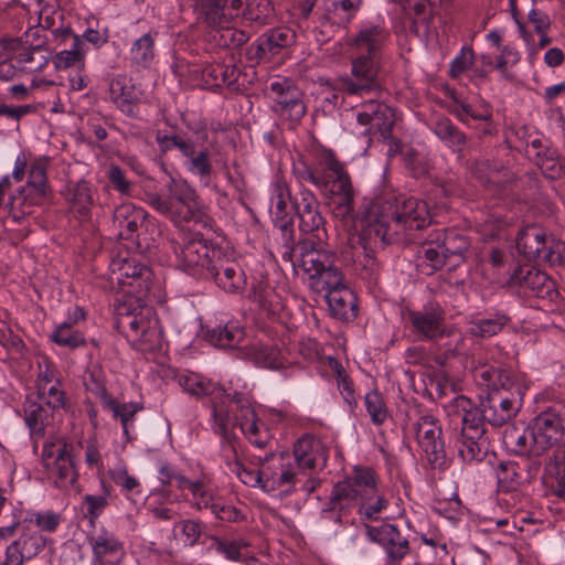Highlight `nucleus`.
I'll use <instances>...</instances> for the list:
<instances>
[{
	"mask_svg": "<svg viewBox=\"0 0 565 565\" xmlns=\"http://www.w3.org/2000/svg\"><path fill=\"white\" fill-rule=\"evenodd\" d=\"M388 507L390 500L380 489L375 471L367 467H354L351 475L332 487L329 500L321 510V519L339 525H353L352 515L355 513L363 522H376ZM363 525L367 540L384 550L385 565H399L409 555V541L395 524Z\"/></svg>",
	"mask_w": 565,
	"mask_h": 565,
	"instance_id": "f257e3e1",
	"label": "nucleus"
},
{
	"mask_svg": "<svg viewBox=\"0 0 565 565\" xmlns=\"http://www.w3.org/2000/svg\"><path fill=\"white\" fill-rule=\"evenodd\" d=\"M109 280L124 294L115 310V326L140 351L161 344L162 330L153 307L146 302L152 284L151 269L135 258L117 257L109 265Z\"/></svg>",
	"mask_w": 565,
	"mask_h": 565,
	"instance_id": "f03ea898",
	"label": "nucleus"
},
{
	"mask_svg": "<svg viewBox=\"0 0 565 565\" xmlns=\"http://www.w3.org/2000/svg\"><path fill=\"white\" fill-rule=\"evenodd\" d=\"M431 224L428 204L406 194L388 196L379 214L370 213L363 222V237L381 243H417L422 232Z\"/></svg>",
	"mask_w": 565,
	"mask_h": 565,
	"instance_id": "7ed1b4c3",
	"label": "nucleus"
},
{
	"mask_svg": "<svg viewBox=\"0 0 565 565\" xmlns=\"http://www.w3.org/2000/svg\"><path fill=\"white\" fill-rule=\"evenodd\" d=\"M388 38L380 25L362 28L351 41V72L340 79V89L349 96L382 90L381 51Z\"/></svg>",
	"mask_w": 565,
	"mask_h": 565,
	"instance_id": "20e7f679",
	"label": "nucleus"
},
{
	"mask_svg": "<svg viewBox=\"0 0 565 565\" xmlns=\"http://www.w3.org/2000/svg\"><path fill=\"white\" fill-rule=\"evenodd\" d=\"M473 377L490 391L478 408L482 424L499 427L515 417L522 407V387L511 372L479 363L473 369Z\"/></svg>",
	"mask_w": 565,
	"mask_h": 565,
	"instance_id": "39448f33",
	"label": "nucleus"
},
{
	"mask_svg": "<svg viewBox=\"0 0 565 565\" xmlns=\"http://www.w3.org/2000/svg\"><path fill=\"white\" fill-rule=\"evenodd\" d=\"M449 416L461 423V430L456 438L458 455L465 462H480L488 452L486 428L481 423L478 407L463 395L456 396L446 407Z\"/></svg>",
	"mask_w": 565,
	"mask_h": 565,
	"instance_id": "423d86ee",
	"label": "nucleus"
},
{
	"mask_svg": "<svg viewBox=\"0 0 565 565\" xmlns=\"http://www.w3.org/2000/svg\"><path fill=\"white\" fill-rule=\"evenodd\" d=\"M41 462L47 482L54 488L68 491L78 482L76 449L72 443L64 439L45 443Z\"/></svg>",
	"mask_w": 565,
	"mask_h": 565,
	"instance_id": "0eeeda50",
	"label": "nucleus"
},
{
	"mask_svg": "<svg viewBox=\"0 0 565 565\" xmlns=\"http://www.w3.org/2000/svg\"><path fill=\"white\" fill-rule=\"evenodd\" d=\"M299 249L300 267L308 275V284L313 291L326 295L345 285L333 253L309 243L300 245Z\"/></svg>",
	"mask_w": 565,
	"mask_h": 565,
	"instance_id": "6e6552de",
	"label": "nucleus"
},
{
	"mask_svg": "<svg viewBox=\"0 0 565 565\" xmlns=\"http://www.w3.org/2000/svg\"><path fill=\"white\" fill-rule=\"evenodd\" d=\"M150 206L173 223L188 222L195 215L199 195L185 180L170 179L166 184V193H149Z\"/></svg>",
	"mask_w": 565,
	"mask_h": 565,
	"instance_id": "1a4fd4ad",
	"label": "nucleus"
},
{
	"mask_svg": "<svg viewBox=\"0 0 565 565\" xmlns=\"http://www.w3.org/2000/svg\"><path fill=\"white\" fill-rule=\"evenodd\" d=\"M234 425L235 424L230 417L226 405L222 403L214 404L213 431L222 439L223 456L230 471L244 484L262 489L263 479L260 476V465H258V468L246 467L237 459L235 435L233 431Z\"/></svg>",
	"mask_w": 565,
	"mask_h": 565,
	"instance_id": "9d476101",
	"label": "nucleus"
},
{
	"mask_svg": "<svg viewBox=\"0 0 565 565\" xmlns=\"http://www.w3.org/2000/svg\"><path fill=\"white\" fill-rule=\"evenodd\" d=\"M215 250L221 248L209 245L201 234L184 237L175 248L177 267L196 279H205L214 264Z\"/></svg>",
	"mask_w": 565,
	"mask_h": 565,
	"instance_id": "9b49d317",
	"label": "nucleus"
},
{
	"mask_svg": "<svg viewBox=\"0 0 565 565\" xmlns=\"http://www.w3.org/2000/svg\"><path fill=\"white\" fill-rule=\"evenodd\" d=\"M267 90L274 103L271 109L280 117L298 124L306 115L305 94L292 79L277 76Z\"/></svg>",
	"mask_w": 565,
	"mask_h": 565,
	"instance_id": "f8f14e48",
	"label": "nucleus"
},
{
	"mask_svg": "<svg viewBox=\"0 0 565 565\" xmlns=\"http://www.w3.org/2000/svg\"><path fill=\"white\" fill-rule=\"evenodd\" d=\"M406 326L420 341H437L446 335V312L435 300L426 302L419 309H408L405 313Z\"/></svg>",
	"mask_w": 565,
	"mask_h": 565,
	"instance_id": "ddd939ff",
	"label": "nucleus"
},
{
	"mask_svg": "<svg viewBox=\"0 0 565 565\" xmlns=\"http://www.w3.org/2000/svg\"><path fill=\"white\" fill-rule=\"evenodd\" d=\"M257 462L260 465L262 490L266 492L281 488H285V492H290L299 481L290 454L270 451L265 457L258 456Z\"/></svg>",
	"mask_w": 565,
	"mask_h": 565,
	"instance_id": "4468645a",
	"label": "nucleus"
},
{
	"mask_svg": "<svg viewBox=\"0 0 565 565\" xmlns=\"http://www.w3.org/2000/svg\"><path fill=\"white\" fill-rule=\"evenodd\" d=\"M418 447L428 462L438 468L446 466V450L440 422L430 413H420L413 424Z\"/></svg>",
	"mask_w": 565,
	"mask_h": 565,
	"instance_id": "2eb2a0df",
	"label": "nucleus"
},
{
	"mask_svg": "<svg viewBox=\"0 0 565 565\" xmlns=\"http://www.w3.org/2000/svg\"><path fill=\"white\" fill-rule=\"evenodd\" d=\"M509 285L523 298H537L553 302L558 297L555 282L534 266L521 265L512 273Z\"/></svg>",
	"mask_w": 565,
	"mask_h": 565,
	"instance_id": "dca6fc26",
	"label": "nucleus"
},
{
	"mask_svg": "<svg viewBox=\"0 0 565 565\" xmlns=\"http://www.w3.org/2000/svg\"><path fill=\"white\" fill-rule=\"evenodd\" d=\"M230 417L235 424L233 428L239 426L249 443L257 448H266L271 441L268 428L257 418L250 402L242 394L236 393L233 396V405L230 406Z\"/></svg>",
	"mask_w": 565,
	"mask_h": 565,
	"instance_id": "f3484780",
	"label": "nucleus"
},
{
	"mask_svg": "<svg viewBox=\"0 0 565 565\" xmlns=\"http://www.w3.org/2000/svg\"><path fill=\"white\" fill-rule=\"evenodd\" d=\"M531 425L541 455L561 443L565 437V404L555 403L541 412Z\"/></svg>",
	"mask_w": 565,
	"mask_h": 565,
	"instance_id": "a211bd4d",
	"label": "nucleus"
},
{
	"mask_svg": "<svg viewBox=\"0 0 565 565\" xmlns=\"http://www.w3.org/2000/svg\"><path fill=\"white\" fill-rule=\"evenodd\" d=\"M19 533L4 551V559L1 565H23L25 562L36 557L45 547L46 539L35 529L28 524L14 526L10 539Z\"/></svg>",
	"mask_w": 565,
	"mask_h": 565,
	"instance_id": "6ab92c4d",
	"label": "nucleus"
},
{
	"mask_svg": "<svg viewBox=\"0 0 565 565\" xmlns=\"http://www.w3.org/2000/svg\"><path fill=\"white\" fill-rule=\"evenodd\" d=\"M503 443L511 452L526 457L530 460V478H534L542 465L539 445L532 425L526 428L508 427L503 434Z\"/></svg>",
	"mask_w": 565,
	"mask_h": 565,
	"instance_id": "aec40b11",
	"label": "nucleus"
},
{
	"mask_svg": "<svg viewBox=\"0 0 565 565\" xmlns=\"http://www.w3.org/2000/svg\"><path fill=\"white\" fill-rule=\"evenodd\" d=\"M109 99L117 110L130 119L141 120L143 92L127 75H117L109 83Z\"/></svg>",
	"mask_w": 565,
	"mask_h": 565,
	"instance_id": "412c9836",
	"label": "nucleus"
},
{
	"mask_svg": "<svg viewBox=\"0 0 565 565\" xmlns=\"http://www.w3.org/2000/svg\"><path fill=\"white\" fill-rule=\"evenodd\" d=\"M213 256L214 264L205 279H212L218 288L228 294L243 291L247 280L239 263L228 258L222 249L215 250Z\"/></svg>",
	"mask_w": 565,
	"mask_h": 565,
	"instance_id": "4be33fe9",
	"label": "nucleus"
},
{
	"mask_svg": "<svg viewBox=\"0 0 565 565\" xmlns=\"http://www.w3.org/2000/svg\"><path fill=\"white\" fill-rule=\"evenodd\" d=\"M175 381L179 386L194 397L211 396V427L213 428V406L214 404H224L230 411V406L233 405V398L225 393V390L218 386L216 383L204 377L202 374L182 371L175 375Z\"/></svg>",
	"mask_w": 565,
	"mask_h": 565,
	"instance_id": "5701e85b",
	"label": "nucleus"
},
{
	"mask_svg": "<svg viewBox=\"0 0 565 565\" xmlns=\"http://www.w3.org/2000/svg\"><path fill=\"white\" fill-rule=\"evenodd\" d=\"M356 120L361 126L366 127L363 135L371 136L379 132L384 139H388L392 137L395 114L387 105L370 99L362 104L356 114Z\"/></svg>",
	"mask_w": 565,
	"mask_h": 565,
	"instance_id": "b1692460",
	"label": "nucleus"
},
{
	"mask_svg": "<svg viewBox=\"0 0 565 565\" xmlns=\"http://www.w3.org/2000/svg\"><path fill=\"white\" fill-rule=\"evenodd\" d=\"M296 34L288 28L271 29L262 34L246 50V56L250 62L260 63L270 61L282 49L295 43Z\"/></svg>",
	"mask_w": 565,
	"mask_h": 565,
	"instance_id": "393cba45",
	"label": "nucleus"
},
{
	"mask_svg": "<svg viewBox=\"0 0 565 565\" xmlns=\"http://www.w3.org/2000/svg\"><path fill=\"white\" fill-rule=\"evenodd\" d=\"M149 225L146 211L131 203L120 204L114 211L113 226L117 230L118 237L122 239L138 238L141 235L140 231Z\"/></svg>",
	"mask_w": 565,
	"mask_h": 565,
	"instance_id": "a878e982",
	"label": "nucleus"
},
{
	"mask_svg": "<svg viewBox=\"0 0 565 565\" xmlns=\"http://www.w3.org/2000/svg\"><path fill=\"white\" fill-rule=\"evenodd\" d=\"M291 457L298 475H306L319 465H326L327 451L319 439L305 435L296 441Z\"/></svg>",
	"mask_w": 565,
	"mask_h": 565,
	"instance_id": "bb28decb",
	"label": "nucleus"
},
{
	"mask_svg": "<svg viewBox=\"0 0 565 565\" xmlns=\"http://www.w3.org/2000/svg\"><path fill=\"white\" fill-rule=\"evenodd\" d=\"M12 520L9 524L0 526V542L10 539V535L18 524H28L30 529L40 527L41 531L52 533L60 524V515L55 512H34L13 509Z\"/></svg>",
	"mask_w": 565,
	"mask_h": 565,
	"instance_id": "cd10ccee",
	"label": "nucleus"
},
{
	"mask_svg": "<svg viewBox=\"0 0 565 565\" xmlns=\"http://www.w3.org/2000/svg\"><path fill=\"white\" fill-rule=\"evenodd\" d=\"M550 237L546 232L536 225H530L523 228L516 237V248L526 259L543 263V256L546 254Z\"/></svg>",
	"mask_w": 565,
	"mask_h": 565,
	"instance_id": "c85d7f7f",
	"label": "nucleus"
},
{
	"mask_svg": "<svg viewBox=\"0 0 565 565\" xmlns=\"http://www.w3.org/2000/svg\"><path fill=\"white\" fill-rule=\"evenodd\" d=\"M181 156L184 158L183 166L185 170L207 184L213 172L210 149L205 146L199 147L196 142L190 138L186 150H183Z\"/></svg>",
	"mask_w": 565,
	"mask_h": 565,
	"instance_id": "c756f323",
	"label": "nucleus"
},
{
	"mask_svg": "<svg viewBox=\"0 0 565 565\" xmlns=\"http://www.w3.org/2000/svg\"><path fill=\"white\" fill-rule=\"evenodd\" d=\"M319 190L326 198L355 192L350 174L343 164L334 158L327 161V169L323 172V180Z\"/></svg>",
	"mask_w": 565,
	"mask_h": 565,
	"instance_id": "7c9ffc66",
	"label": "nucleus"
},
{
	"mask_svg": "<svg viewBox=\"0 0 565 565\" xmlns=\"http://www.w3.org/2000/svg\"><path fill=\"white\" fill-rule=\"evenodd\" d=\"M66 201L71 212L79 220H86L90 215V210L95 204L94 191L92 185L79 180L70 182L66 189Z\"/></svg>",
	"mask_w": 565,
	"mask_h": 565,
	"instance_id": "2f4dec72",
	"label": "nucleus"
},
{
	"mask_svg": "<svg viewBox=\"0 0 565 565\" xmlns=\"http://www.w3.org/2000/svg\"><path fill=\"white\" fill-rule=\"evenodd\" d=\"M330 315L341 321H351L358 316V303L354 292L344 285L324 295Z\"/></svg>",
	"mask_w": 565,
	"mask_h": 565,
	"instance_id": "473e14b6",
	"label": "nucleus"
},
{
	"mask_svg": "<svg viewBox=\"0 0 565 565\" xmlns=\"http://www.w3.org/2000/svg\"><path fill=\"white\" fill-rule=\"evenodd\" d=\"M99 396L103 407L110 412L115 419H118L122 426L124 435L127 440L132 437L130 435L134 430L135 415L142 409V406L138 403H120L117 399L108 395L107 391L102 387L99 390Z\"/></svg>",
	"mask_w": 565,
	"mask_h": 565,
	"instance_id": "72a5a7b5",
	"label": "nucleus"
},
{
	"mask_svg": "<svg viewBox=\"0 0 565 565\" xmlns=\"http://www.w3.org/2000/svg\"><path fill=\"white\" fill-rule=\"evenodd\" d=\"M158 34V31L150 30L132 42L129 60L134 66L148 68L152 65L157 56L156 40Z\"/></svg>",
	"mask_w": 565,
	"mask_h": 565,
	"instance_id": "f704fd0d",
	"label": "nucleus"
},
{
	"mask_svg": "<svg viewBox=\"0 0 565 565\" xmlns=\"http://www.w3.org/2000/svg\"><path fill=\"white\" fill-rule=\"evenodd\" d=\"M439 244L449 260V266L456 267L463 260L465 254L469 249L470 241L458 230L450 228L444 231L443 235L439 234Z\"/></svg>",
	"mask_w": 565,
	"mask_h": 565,
	"instance_id": "c9c22d12",
	"label": "nucleus"
},
{
	"mask_svg": "<svg viewBox=\"0 0 565 565\" xmlns=\"http://www.w3.org/2000/svg\"><path fill=\"white\" fill-rule=\"evenodd\" d=\"M44 196L36 192L30 191L25 188L18 190L15 194L10 198L8 203L9 215L14 222H22L26 216L34 213L35 206L40 205Z\"/></svg>",
	"mask_w": 565,
	"mask_h": 565,
	"instance_id": "e433bc0d",
	"label": "nucleus"
},
{
	"mask_svg": "<svg viewBox=\"0 0 565 565\" xmlns=\"http://www.w3.org/2000/svg\"><path fill=\"white\" fill-rule=\"evenodd\" d=\"M206 340L221 349H236L245 338V332L236 322L216 326L207 330Z\"/></svg>",
	"mask_w": 565,
	"mask_h": 565,
	"instance_id": "4c0bfd02",
	"label": "nucleus"
},
{
	"mask_svg": "<svg viewBox=\"0 0 565 565\" xmlns=\"http://www.w3.org/2000/svg\"><path fill=\"white\" fill-rule=\"evenodd\" d=\"M433 132L448 147L452 152L462 154L468 142V137L447 117L437 119L431 126Z\"/></svg>",
	"mask_w": 565,
	"mask_h": 565,
	"instance_id": "58836bf2",
	"label": "nucleus"
},
{
	"mask_svg": "<svg viewBox=\"0 0 565 565\" xmlns=\"http://www.w3.org/2000/svg\"><path fill=\"white\" fill-rule=\"evenodd\" d=\"M94 556L100 562L114 563L122 555V544L110 532L103 530L89 539Z\"/></svg>",
	"mask_w": 565,
	"mask_h": 565,
	"instance_id": "ea45409f",
	"label": "nucleus"
},
{
	"mask_svg": "<svg viewBox=\"0 0 565 565\" xmlns=\"http://www.w3.org/2000/svg\"><path fill=\"white\" fill-rule=\"evenodd\" d=\"M419 257L422 258V264L426 269V274H433L434 271L440 269L446 264H449L448 258L446 257L444 249L440 248L439 244V233L429 234L426 243L423 244L422 249L418 252Z\"/></svg>",
	"mask_w": 565,
	"mask_h": 565,
	"instance_id": "a19ab883",
	"label": "nucleus"
},
{
	"mask_svg": "<svg viewBox=\"0 0 565 565\" xmlns=\"http://www.w3.org/2000/svg\"><path fill=\"white\" fill-rule=\"evenodd\" d=\"M25 424L32 435L41 436L44 434L45 427L50 424L52 414L50 408L41 401L30 402L25 407Z\"/></svg>",
	"mask_w": 565,
	"mask_h": 565,
	"instance_id": "79ce46f5",
	"label": "nucleus"
},
{
	"mask_svg": "<svg viewBox=\"0 0 565 565\" xmlns=\"http://www.w3.org/2000/svg\"><path fill=\"white\" fill-rule=\"evenodd\" d=\"M50 339L56 345L70 350H76L86 344V338L82 331L63 322L55 326Z\"/></svg>",
	"mask_w": 565,
	"mask_h": 565,
	"instance_id": "37998d69",
	"label": "nucleus"
},
{
	"mask_svg": "<svg viewBox=\"0 0 565 565\" xmlns=\"http://www.w3.org/2000/svg\"><path fill=\"white\" fill-rule=\"evenodd\" d=\"M508 321L509 318L504 313H491L487 318L472 321L470 323L469 332L473 337L489 338L499 333Z\"/></svg>",
	"mask_w": 565,
	"mask_h": 565,
	"instance_id": "c03bdc74",
	"label": "nucleus"
},
{
	"mask_svg": "<svg viewBox=\"0 0 565 565\" xmlns=\"http://www.w3.org/2000/svg\"><path fill=\"white\" fill-rule=\"evenodd\" d=\"M360 0H332L327 18L332 24L347 25L360 8Z\"/></svg>",
	"mask_w": 565,
	"mask_h": 565,
	"instance_id": "a18cd8bd",
	"label": "nucleus"
},
{
	"mask_svg": "<svg viewBox=\"0 0 565 565\" xmlns=\"http://www.w3.org/2000/svg\"><path fill=\"white\" fill-rule=\"evenodd\" d=\"M38 399L44 403L51 412L65 409L68 403L62 382H55L38 390Z\"/></svg>",
	"mask_w": 565,
	"mask_h": 565,
	"instance_id": "49530a36",
	"label": "nucleus"
},
{
	"mask_svg": "<svg viewBox=\"0 0 565 565\" xmlns=\"http://www.w3.org/2000/svg\"><path fill=\"white\" fill-rule=\"evenodd\" d=\"M448 111L465 125H469L470 119L488 121L491 118L489 110L478 113L470 104L458 98L454 93H451V102L448 104Z\"/></svg>",
	"mask_w": 565,
	"mask_h": 565,
	"instance_id": "de8ad7c7",
	"label": "nucleus"
},
{
	"mask_svg": "<svg viewBox=\"0 0 565 565\" xmlns=\"http://www.w3.org/2000/svg\"><path fill=\"white\" fill-rule=\"evenodd\" d=\"M47 167L49 159L46 157H42L32 162L29 170L28 183L24 188L45 196L47 190Z\"/></svg>",
	"mask_w": 565,
	"mask_h": 565,
	"instance_id": "09e8293b",
	"label": "nucleus"
},
{
	"mask_svg": "<svg viewBox=\"0 0 565 565\" xmlns=\"http://www.w3.org/2000/svg\"><path fill=\"white\" fill-rule=\"evenodd\" d=\"M497 479L500 489L504 492L514 491L523 482L518 463L513 461L501 462L497 468Z\"/></svg>",
	"mask_w": 565,
	"mask_h": 565,
	"instance_id": "8fccbe9b",
	"label": "nucleus"
},
{
	"mask_svg": "<svg viewBox=\"0 0 565 565\" xmlns=\"http://www.w3.org/2000/svg\"><path fill=\"white\" fill-rule=\"evenodd\" d=\"M228 0H205L195 4L200 17L209 26H218L224 18V8Z\"/></svg>",
	"mask_w": 565,
	"mask_h": 565,
	"instance_id": "3c124183",
	"label": "nucleus"
},
{
	"mask_svg": "<svg viewBox=\"0 0 565 565\" xmlns=\"http://www.w3.org/2000/svg\"><path fill=\"white\" fill-rule=\"evenodd\" d=\"M354 198L355 192L327 198L334 217L341 221L351 220L354 213Z\"/></svg>",
	"mask_w": 565,
	"mask_h": 565,
	"instance_id": "603ef678",
	"label": "nucleus"
},
{
	"mask_svg": "<svg viewBox=\"0 0 565 565\" xmlns=\"http://www.w3.org/2000/svg\"><path fill=\"white\" fill-rule=\"evenodd\" d=\"M192 505L196 510H209L211 511L218 498L214 497L211 487L202 480L195 481V484L191 489Z\"/></svg>",
	"mask_w": 565,
	"mask_h": 565,
	"instance_id": "864d4df0",
	"label": "nucleus"
},
{
	"mask_svg": "<svg viewBox=\"0 0 565 565\" xmlns=\"http://www.w3.org/2000/svg\"><path fill=\"white\" fill-rule=\"evenodd\" d=\"M298 216L300 220L299 228L302 233H312L320 242L326 237V231L323 228L324 218L319 210L300 213Z\"/></svg>",
	"mask_w": 565,
	"mask_h": 565,
	"instance_id": "5fc2aeb1",
	"label": "nucleus"
},
{
	"mask_svg": "<svg viewBox=\"0 0 565 565\" xmlns=\"http://www.w3.org/2000/svg\"><path fill=\"white\" fill-rule=\"evenodd\" d=\"M329 364L332 371L334 372L340 393L342 394L344 401L351 407L356 406L358 402L354 395L353 384L352 381L347 375L344 369L335 359H330Z\"/></svg>",
	"mask_w": 565,
	"mask_h": 565,
	"instance_id": "6e6d98bb",
	"label": "nucleus"
},
{
	"mask_svg": "<svg viewBox=\"0 0 565 565\" xmlns=\"http://www.w3.org/2000/svg\"><path fill=\"white\" fill-rule=\"evenodd\" d=\"M537 166L548 179H558L565 174V162L559 159L555 150H546L537 160Z\"/></svg>",
	"mask_w": 565,
	"mask_h": 565,
	"instance_id": "4d7b16f0",
	"label": "nucleus"
},
{
	"mask_svg": "<svg viewBox=\"0 0 565 565\" xmlns=\"http://www.w3.org/2000/svg\"><path fill=\"white\" fill-rule=\"evenodd\" d=\"M83 46L84 42L77 35H74L71 49L63 50L55 55V66L57 68H67L79 62L85 54Z\"/></svg>",
	"mask_w": 565,
	"mask_h": 565,
	"instance_id": "13d9d810",
	"label": "nucleus"
},
{
	"mask_svg": "<svg viewBox=\"0 0 565 565\" xmlns=\"http://www.w3.org/2000/svg\"><path fill=\"white\" fill-rule=\"evenodd\" d=\"M174 536L184 545H194L202 532L201 523L194 520H183L174 525Z\"/></svg>",
	"mask_w": 565,
	"mask_h": 565,
	"instance_id": "bf43d9fd",
	"label": "nucleus"
},
{
	"mask_svg": "<svg viewBox=\"0 0 565 565\" xmlns=\"http://www.w3.org/2000/svg\"><path fill=\"white\" fill-rule=\"evenodd\" d=\"M360 241L364 249V260L362 263L363 271L365 273L364 278L370 281H376L379 276V264L376 259L370 254L369 248L373 245L382 244L379 239L363 237V228L361 230Z\"/></svg>",
	"mask_w": 565,
	"mask_h": 565,
	"instance_id": "052dcab7",
	"label": "nucleus"
},
{
	"mask_svg": "<svg viewBox=\"0 0 565 565\" xmlns=\"http://www.w3.org/2000/svg\"><path fill=\"white\" fill-rule=\"evenodd\" d=\"M204 74L213 78V85L215 86H231L238 78V70L235 66L222 64L207 67Z\"/></svg>",
	"mask_w": 565,
	"mask_h": 565,
	"instance_id": "680f3d73",
	"label": "nucleus"
},
{
	"mask_svg": "<svg viewBox=\"0 0 565 565\" xmlns=\"http://www.w3.org/2000/svg\"><path fill=\"white\" fill-rule=\"evenodd\" d=\"M364 403L373 424L381 425L386 420L387 409L379 392H369L364 397Z\"/></svg>",
	"mask_w": 565,
	"mask_h": 565,
	"instance_id": "e2e57ef3",
	"label": "nucleus"
},
{
	"mask_svg": "<svg viewBox=\"0 0 565 565\" xmlns=\"http://www.w3.org/2000/svg\"><path fill=\"white\" fill-rule=\"evenodd\" d=\"M255 360L258 365L271 370H277L284 365L281 352L271 345H259L255 353Z\"/></svg>",
	"mask_w": 565,
	"mask_h": 565,
	"instance_id": "0e129e2a",
	"label": "nucleus"
},
{
	"mask_svg": "<svg viewBox=\"0 0 565 565\" xmlns=\"http://www.w3.org/2000/svg\"><path fill=\"white\" fill-rule=\"evenodd\" d=\"M83 504L86 508L85 518L89 520L90 524H94L108 507V499L106 495L85 494L83 497Z\"/></svg>",
	"mask_w": 565,
	"mask_h": 565,
	"instance_id": "69168bd1",
	"label": "nucleus"
},
{
	"mask_svg": "<svg viewBox=\"0 0 565 565\" xmlns=\"http://www.w3.org/2000/svg\"><path fill=\"white\" fill-rule=\"evenodd\" d=\"M543 263L551 266L565 267V242L550 237V245L543 256Z\"/></svg>",
	"mask_w": 565,
	"mask_h": 565,
	"instance_id": "338daca9",
	"label": "nucleus"
},
{
	"mask_svg": "<svg viewBox=\"0 0 565 565\" xmlns=\"http://www.w3.org/2000/svg\"><path fill=\"white\" fill-rule=\"evenodd\" d=\"M473 63V51L463 46L460 53L451 61L449 74L451 77H459Z\"/></svg>",
	"mask_w": 565,
	"mask_h": 565,
	"instance_id": "774afa93",
	"label": "nucleus"
}]
</instances>
